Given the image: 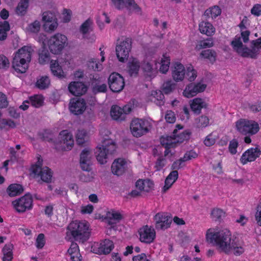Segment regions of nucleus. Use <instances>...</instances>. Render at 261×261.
<instances>
[{
    "label": "nucleus",
    "instance_id": "nucleus-26",
    "mask_svg": "<svg viewBox=\"0 0 261 261\" xmlns=\"http://www.w3.org/2000/svg\"><path fill=\"white\" fill-rule=\"evenodd\" d=\"M190 107L191 110L195 114H199L201 113L202 108L207 109L208 104L202 98H196L192 100Z\"/></svg>",
    "mask_w": 261,
    "mask_h": 261
},
{
    "label": "nucleus",
    "instance_id": "nucleus-41",
    "mask_svg": "<svg viewBox=\"0 0 261 261\" xmlns=\"http://www.w3.org/2000/svg\"><path fill=\"white\" fill-rule=\"evenodd\" d=\"M51 64H50V70L53 74L59 77H63V71L61 67L59 65L58 62L56 61L54 63H53V61L51 62Z\"/></svg>",
    "mask_w": 261,
    "mask_h": 261
},
{
    "label": "nucleus",
    "instance_id": "nucleus-47",
    "mask_svg": "<svg viewBox=\"0 0 261 261\" xmlns=\"http://www.w3.org/2000/svg\"><path fill=\"white\" fill-rule=\"evenodd\" d=\"M211 216L215 221H220L225 216V212L220 208H214L211 212Z\"/></svg>",
    "mask_w": 261,
    "mask_h": 261
},
{
    "label": "nucleus",
    "instance_id": "nucleus-23",
    "mask_svg": "<svg viewBox=\"0 0 261 261\" xmlns=\"http://www.w3.org/2000/svg\"><path fill=\"white\" fill-rule=\"evenodd\" d=\"M115 8L118 10L123 9L124 8L127 9L132 8L138 11L141 10L140 8L135 3L134 0H111Z\"/></svg>",
    "mask_w": 261,
    "mask_h": 261
},
{
    "label": "nucleus",
    "instance_id": "nucleus-53",
    "mask_svg": "<svg viewBox=\"0 0 261 261\" xmlns=\"http://www.w3.org/2000/svg\"><path fill=\"white\" fill-rule=\"evenodd\" d=\"M140 67L145 74L150 75L152 71V66L149 62L144 61L142 63Z\"/></svg>",
    "mask_w": 261,
    "mask_h": 261
},
{
    "label": "nucleus",
    "instance_id": "nucleus-33",
    "mask_svg": "<svg viewBox=\"0 0 261 261\" xmlns=\"http://www.w3.org/2000/svg\"><path fill=\"white\" fill-rule=\"evenodd\" d=\"M160 142L161 145L164 147H175L177 144L173 134L171 136H162L160 139Z\"/></svg>",
    "mask_w": 261,
    "mask_h": 261
},
{
    "label": "nucleus",
    "instance_id": "nucleus-52",
    "mask_svg": "<svg viewBox=\"0 0 261 261\" xmlns=\"http://www.w3.org/2000/svg\"><path fill=\"white\" fill-rule=\"evenodd\" d=\"M186 76L188 81L190 82H193L197 77V71L193 67H189L187 68Z\"/></svg>",
    "mask_w": 261,
    "mask_h": 261
},
{
    "label": "nucleus",
    "instance_id": "nucleus-7",
    "mask_svg": "<svg viewBox=\"0 0 261 261\" xmlns=\"http://www.w3.org/2000/svg\"><path fill=\"white\" fill-rule=\"evenodd\" d=\"M150 122L146 120L134 118L130 124V129L133 136L138 138L148 133L150 129Z\"/></svg>",
    "mask_w": 261,
    "mask_h": 261
},
{
    "label": "nucleus",
    "instance_id": "nucleus-2",
    "mask_svg": "<svg viewBox=\"0 0 261 261\" xmlns=\"http://www.w3.org/2000/svg\"><path fill=\"white\" fill-rule=\"evenodd\" d=\"M90 236V231L88 223L75 221L68 225L65 238L68 241L73 239L75 241L84 243L89 239Z\"/></svg>",
    "mask_w": 261,
    "mask_h": 261
},
{
    "label": "nucleus",
    "instance_id": "nucleus-34",
    "mask_svg": "<svg viewBox=\"0 0 261 261\" xmlns=\"http://www.w3.org/2000/svg\"><path fill=\"white\" fill-rule=\"evenodd\" d=\"M140 68L139 62L136 59H133L132 61L128 63V72L130 76H136L138 75Z\"/></svg>",
    "mask_w": 261,
    "mask_h": 261
},
{
    "label": "nucleus",
    "instance_id": "nucleus-31",
    "mask_svg": "<svg viewBox=\"0 0 261 261\" xmlns=\"http://www.w3.org/2000/svg\"><path fill=\"white\" fill-rule=\"evenodd\" d=\"M23 190L22 185L18 184H12L8 187L7 192L10 197H14L21 194Z\"/></svg>",
    "mask_w": 261,
    "mask_h": 261
},
{
    "label": "nucleus",
    "instance_id": "nucleus-5",
    "mask_svg": "<svg viewBox=\"0 0 261 261\" xmlns=\"http://www.w3.org/2000/svg\"><path fill=\"white\" fill-rule=\"evenodd\" d=\"M138 102L135 99H132L127 104L122 108L114 105L111 110V116L115 120H124L127 114H129L137 106Z\"/></svg>",
    "mask_w": 261,
    "mask_h": 261
},
{
    "label": "nucleus",
    "instance_id": "nucleus-37",
    "mask_svg": "<svg viewBox=\"0 0 261 261\" xmlns=\"http://www.w3.org/2000/svg\"><path fill=\"white\" fill-rule=\"evenodd\" d=\"M38 136L42 141L53 142L55 144L56 140L52 130L50 129L43 130L38 133Z\"/></svg>",
    "mask_w": 261,
    "mask_h": 261
},
{
    "label": "nucleus",
    "instance_id": "nucleus-50",
    "mask_svg": "<svg viewBox=\"0 0 261 261\" xmlns=\"http://www.w3.org/2000/svg\"><path fill=\"white\" fill-rule=\"evenodd\" d=\"M87 135L86 132L83 130H79L76 135V141L77 144L82 145L86 142V137Z\"/></svg>",
    "mask_w": 261,
    "mask_h": 261
},
{
    "label": "nucleus",
    "instance_id": "nucleus-35",
    "mask_svg": "<svg viewBox=\"0 0 261 261\" xmlns=\"http://www.w3.org/2000/svg\"><path fill=\"white\" fill-rule=\"evenodd\" d=\"M29 0H20L15 8V13L19 16H24L29 7Z\"/></svg>",
    "mask_w": 261,
    "mask_h": 261
},
{
    "label": "nucleus",
    "instance_id": "nucleus-56",
    "mask_svg": "<svg viewBox=\"0 0 261 261\" xmlns=\"http://www.w3.org/2000/svg\"><path fill=\"white\" fill-rule=\"evenodd\" d=\"M238 141L237 139H234L230 141L229 144V151L232 154H234L237 153V148L238 147Z\"/></svg>",
    "mask_w": 261,
    "mask_h": 261
},
{
    "label": "nucleus",
    "instance_id": "nucleus-60",
    "mask_svg": "<svg viewBox=\"0 0 261 261\" xmlns=\"http://www.w3.org/2000/svg\"><path fill=\"white\" fill-rule=\"evenodd\" d=\"M10 63L8 58L4 55H0V68H5L9 67Z\"/></svg>",
    "mask_w": 261,
    "mask_h": 261
},
{
    "label": "nucleus",
    "instance_id": "nucleus-12",
    "mask_svg": "<svg viewBox=\"0 0 261 261\" xmlns=\"http://www.w3.org/2000/svg\"><path fill=\"white\" fill-rule=\"evenodd\" d=\"M132 39L126 38L120 44L116 47V52L118 60L121 62H124L127 59L132 48Z\"/></svg>",
    "mask_w": 261,
    "mask_h": 261
},
{
    "label": "nucleus",
    "instance_id": "nucleus-19",
    "mask_svg": "<svg viewBox=\"0 0 261 261\" xmlns=\"http://www.w3.org/2000/svg\"><path fill=\"white\" fill-rule=\"evenodd\" d=\"M86 109V103L83 98H74L71 100L69 105L70 112L75 115L82 114Z\"/></svg>",
    "mask_w": 261,
    "mask_h": 261
},
{
    "label": "nucleus",
    "instance_id": "nucleus-48",
    "mask_svg": "<svg viewBox=\"0 0 261 261\" xmlns=\"http://www.w3.org/2000/svg\"><path fill=\"white\" fill-rule=\"evenodd\" d=\"M195 122L197 127H205L209 124V119L207 116L202 115L197 118Z\"/></svg>",
    "mask_w": 261,
    "mask_h": 261
},
{
    "label": "nucleus",
    "instance_id": "nucleus-43",
    "mask_svg": "<svg viewBox=\"0 0 261 261\" xmlns=\"http://www.w3.org/2000/svg\"><path fill=\"white\" fill-rule=\"evenodd\" d=\"M50 84V80L47 76H43L36 82V86L40 89L47 88Z\"/></svg>",
    "mask_w": 261,
    "mask_h": 261
},
{
    "label": "nucleus",
    "instance_id": "nucleus-30",
    "mask_svg": "<svg viewBox=\"0 0 261 261\" xmlns=\"http://www.w3.org/2000/svg\"><path fill=\"white\" fill-rule=\"evenodd\" d=\"M200 32L207 36H212L215 31V29L213 25L208 22H201L199 25Z\"/></svg>",
    "mask_w": 261,
    "mask_h": 261
},
{
    "label": "nucleus",
    "instance_id": "nucleus-6",
    "mask_svg": "<svg viewBox=\"0 0 261 261\" xmlns=\"http://www.w3.org/2000/svg\"><path fill=\"white\" fill-rule=\"evenodd\" d=\"M237 130L243 135H253L259 129L258 124L253 121L240 119L236 122Z\"/></svg>",
    "mask_w": 261,
    "mask_h": 261
},
{
    "label": "nucleus",
    "instance_id": "nucleus-29",
    "mask_svg": "<svg viewBox=\"0 0 261 261\" xmlns=\"http://www.w3.org/2000/svg\"><path fill=\"white\" fill-rule=\"evenodd\" d=\"M114 247V243L112 241L109 239H105L100 244V246L98 248V252L100 254H108L111 252Z\"/></svg>",
    "mask_w": 261,
    "mask_h": 261
},
{
    "label": "nucleus",
    "instance_id": "nucleus-28",
    "mask_svg": "<svg viewBox=\"0 0 261 261\" xmlns=\"http://www.w3.org/2000/svg\"><path fill=\"white\" fill-rule=\"evenodd\" d=\"M178 173L177 170H173L166 177L165 181V185L163 188L162 191L166 192L177 179Z\"/></svg>",
    "mask_w": 261,
    "mask_h": 261
},
{
    "label": "nucleus",
    "instance_id": "nucleus-25",
    "mask_svg": "<svg viewBox=\"0 0 261 261\" xmlns=\"http://www.w3.org/2000/svg\"><path fill=\"white\" fill-rule=\"evenodd\" d=\"M123 218V216L120 213L111 210L107 213L105 219L107 220L109 225L111 226V228H114V225L119 223Z\"/></svg>",
    "mask_w": 261,
    "mask_h": 261
},
{
    "label": "nucleus",
    "instance_id": "nucleus-8",
    "mask_svg": "<svg viewBox=\"0 0 261 261\" xmlns=\"http://www.w3.org/2000/svg\"><path fill=\"white\" fill-rule=\"evenodd\" d=\"M67 37L61 34H56L51 36L47 41L50 51L55 55L60 54L67 44Z\"/></svg>",
    "mask_w": 261,
    "mask_h": 261
},
{
    "label": "nucleus",
    "instance_id": "nucleus-49",
    "mask_svg": "<svg viewBox=\"0 0 261 261\" xmlns=\"http://www.w3.org/2000/svg\"><path fill=\"white\" fill-rule=\"evenodd\" d=\"M14 63V58L13 59L12 61V67L14 68V69L18 73H25L28 68V64H27V67L25 66H23V62L20 61L18 62L17 64V66H15Z\"/></svg>",
    "mask_w": 261,
    "mask_h": 261
},
{
    "label": "nucleus",
    "instance_id": "nucleus-63",
    "mask_svg": "<svg viewBox=\"0 0 261 261\" xmlns=\"http://www.w3.org/2000/svg\"><path fill=\"white\" fill-rule=\"evenodd\" d=\"M166 159L162 156H160L155 163V168L157 170H161L165 165Z\"/></svg>",
    "mask_w": 261,
    "mask_h": 261
},
{
    "label": "nucleus",
    "instance_id": "nucleus-51",
    "mask_svg": "<svg viewBox=\"0 0 261 261\" xmlns=\"http://www.w3.org/2000/svg\"><path fill=\"white\" fill-rule=\"evenodd\" d=\"M164 93L162 91H154L152 93V95L157 100L156 103L159 106H163L164 104L163 99H164Z\"/></svg>",
    "mask_w": 261,
    "mask_h": 261
},
{
    "label": "nucleus",
    "instance_id": "nucleus-39",
    "mask_svg": "<svg viewBox=\"0 0 261 261\" xmlns=\"http://www.w3.org/2000/svg\"><path fill=\"white\" fill-rule=\"evenodd\" d=\"M176 88V84L171 81H167L163 83L162 86V91L165 94L173 92Z\"/></svg>",
    "mask_w": 261,
    "mask_h": 261
},
{
    "label": "nucleus",
    "instance_id": "nucleus-21",
    "mask_svg": "<svg viewBox=\"0 0 261 261\" xmlns=\"http://www.w3.org/2000/svg\"><path fill=\"white\" fill-rule=\"evenodd\" d=\"M127 169V162L123 159H115L111 166L112 173L117 176L122 175Z\"/></svg>",
    "mask_w": 261,
    "mask_h": 261
},
{
    "label": "nucleus",
    "instance_id": "nucleus-36",
    "mask_svg": "<svg viewBox=\"0 0 261 261\" xmlns=\"http://www.w3.org/2000/svg\"><path fill=\"white\" fill-rule=\"evenodd\" d=\"M200 57L201 58L207 59L213 64L216 61L217 53L213 49H207L202 50L200 54Z\"/></svg>",
    "mask_w": 261,
    "mask_h": 261
},
{
    "label": "nucleus",
    "instance_id": "nucleus-59",
    "mask_svg": "<svg viewBox=\"0 0 261 261\" xmlns=\"http://www.w3.org/2000/svg\"><path fill=\"white\" fill-rule=\"evenodd\" d=\"M87 66L90 70H92L93 71L100 70L99 66L98 63H97L96 60H95L94 59H91V60L89 61L87 63Z\"/></svg>",
    "mask_w": 261,
    "mask_h": 261
},
{
    "label": "nucleus",
    "instance_id": "nucleus-54",
    "mask_svg": "<svg viewBox=\"0 0 261 261\" xmlns=\"http://www.w3.org/2000/svg\"><path fill=\"white\" fill-rule=\"evenodd\" d=\"M90 150L88 148H85L80 154V161L90 162Z\"/></svg>",
    "mask_w": 261,
    "mask_h": 261
},
{
    "label": "nucleus",
    "instance_id": "nucleus-13",
    "mask_svg": "<svg viewBox=\"0 0 261 261\" xmlns=\"http://www.w3.org/2000/svg\"><path fill=\"white\" fill-rule=\"evenodd\" d=\"M108 84L110 90L113 92L121 91L125 85L124 80L120 74L113 72L108 78Z\"/></svg>",
    "mask_w": 261,
    "mask_h": 261
},
{
    "label": "nucleus",
    "instance_id": "nucleus-55",
    "mask_svg": "<svg viewBox=\"0 0 261 261\" xmlns=\"http://www.w3.org/2000/svg\"><path fill=\"white\" fill-rule=\"evenodd\" d=\"M45 236L43 233H40L38 236L36 241V246L38 249L42 248L45 245Z\"/></svg>",
    "mask_w": 261,
    "mask_h": 261
},
{
    "label": "nucleus",
    "instance_id": "nucleus-17",
    "mask_svg": "<svg viewBox=\"0 0 261 261\" xmlns=\"http://www.w3.org/2000/svg\"><path fill=\"white\" fill-rule=\"evenodd\" d=\"M206 86V84H201V82L191 83L186 86L183 92V95L188 98L193 97L198 93L203 92Z\"/></svg>",
    "mask_w": 261,
    "mask_h": 261
},
{
    "label": "nucleus",
    "instance_id": "nucleus-38",
    "mask_svg": "<svg viewBox=\"0 0 261 261\" xmlns=\"http://www.w3.org/2000/svg\"><path fill=\"white\" fill-rule=\"evenodd\" d=\"M39 62L41 64H44L49 60L50 55L44 43L39 51Z\"/></svg>",
    "mask_w": 261,
    "mask_h": 261
},
{
    "label": "nucleus",
    "instance_id": "nucleus-46",
    "mask_svg": "<svg viewBox=\"0 0 261 261\" xmlns=\"http://www.w3.org/2000/svg\"><path fill=\"white\" fill-rule=\"evenodd\" d=\"M30 102L32 106L35 108H39L42 106L43 102V97L40 95H34L30 97Z\"/></svg>",
    "mask_w": 261,
    "mask_h": 261
},
{
    "label": "nucleus",
    "instance_id": "nucleus-58",
    "mask_svg": "<svg viewBox=\"0 0 261 261\" xmlns=\"http://www.w3.org/2000/svg\"><path fill=\"white\" fill-rule=\"evenodd\" d=\"M198 156V154L194 151L191 150L190 151L187 152L184 155L182 158H181L180 159L183 162H185L186 161L190 160L192 159H195L197 158Z\"/></svg>",
    "mask_w": 261,
    "mask_h": 261
},
{
    "label": "nucleus",
    "instance_id": "nucleus-45",
    "mask_svg": "<svg viewBox=\"0 0 261 261\" xmlns=\"http://www.w3.org/2000/svg\"><path fill=\"white\" fill-rule=\"evenodd\" d=\"M170 59L169 57L163 55L161 60V65L160 68V71L163 73H166L169 70L170 65Z\"/></svg>",
    "mask_w": 261,
    "mask_h": 261
},
{
    "label": "nucleus",
    "instance_id": "nucleus-57",
    "mask_svg": "<svg viewBox=\"0 0 261 261\" xmlns=\"http://www.w3.org/2000/svg\"><path fill=\"white\" fill-rule=\"evenodd\" d=\"M40 28V24L39 21L35 20L34 22L31 23L28 28V30L32 33L38 32Z\"/></svg>",
    "mask_w": 261,
    "mask_h": 261
},
{
    "label": "nucleus",
    "instance_id": "nucleus-64",
    "mask_svg": "<svg viewBox=\"0 0 261 261\" xmlns=\"http://www.w3.org/2000/svg\"><path fill=\"white\" fill-rule=\"evenodd\" d=\"M251 13L255 16H259L261 14V5H254L251 10Z\"/></svg>",
    "mask_w": 261,
    "mask_h": 261
},
{
    "label": "nucleus",
    "instance_id": "nucleus-14",
    "mask_svg": "<svg viewBox=\"0 0 261 261\" xmlns=\"http://www.w3.org/2000/svg\"><path fill=\"white\" fill-rule=\"evenodd\" d=\"M33 50L31 47L24 46L16 53L14 57V63L15 66H17V63L18 62H23V66L27 67V64H28L31 60V53Z\"/></svg>",
    "mask_w": 261,
    "mask_h": 261
},
{
    "label": "nucleus",
    "instance_id": "nucleus-1",
    "mask_svg": "<svg viewBox=\"0 0 261 261\" xmlns=\"http://www.w3.org/2000/svg\"><path fill=\"white\" fill-rule=\"evenodd\" d=\"M206 240L213 244L220 252L228 254L232 250L234 254L240 255L244 252V249L239 243V239L231 238L230 231L227 229L217 230L210 228L206 231Z\"/></svg>",
    "mask_w": 261,
    "mask_h": 261
},
{
    "label": "nucleus",
    "instance_id": "nucleus-22",
    "mask_svg": "<svg viewBox=\"0 0 261 261\" xmlns=\"http://www.w3.org/2000/svg\"><path fill=\"white\" fill-rule=\"evenodd\" d=\"M68 89L72 95L79 96L86 93L88 87L83 82H72L69 84Z\"/></svg>",
    "mask_w": 261,
    "mask_h": 261
},
{
    "label": "nucleus",
    "instance_id": "nucleus-4",
    "mask_svg": "<svg viewBox=\"0 0 261 261\" xmlns=\"http://www.w3.org/2000/svg\"><path fill=\"white\" fill-rule=\"evenodd\" d=\"M116 150V145L111 139H106L102 144L98 145L95 149V155L97 161L100 164H105L113 155Z\"/></svg>",
    "mask_w": 261,
    "mask_h": 261
},
{
    "label": "nucleus",
    "instance_id": "nucleus-32",
    "mask_svg": "<svg viewBox=\"0 0 261 261\" xmlns=\"http://www.w3.org/2000/svg\"><path fill=\"white\" fill-rule=\"evenodd\" d=\"M172 134H173V136L176 138L177 143H181L185 141H188L190 139L191 132L188 129L183 131L181 133H178L177 129H175Z\"/></svg>",
    "mask_w": 261,
    "mask_h": 261
},
{
    "label": "nucleus",
    "instance_id": "nucleus-20",
    "mask_svg": "<svg viewBox=\"0 0 261 261\" xmlns=\"http://www.w3.org/2000/svg\"><path fill=\"white\" fill-rule=\"evenodd\" d=\"M261 154V150L258 147L251 148L245 151L240 159L241 163L245 165L248 162L255 160Z\"/></svg>",
    "mask_w": 261,
    "mask_h": 261
},
{
    "label": "nucleus",
    "instance_id": "nucleus-18",
    "mask_svg": "<svg viewBox=\"0 0 261 261\" xmlns=\"http://www.w3.org/2000/svg\"><path fill=\"white\" fill-rule=\"evenodd\" d=\"M139 232L140 240L145 243H151L155 238V230L151 226L145 225L140 229Z\"/></svg>",
    "mask_w": 261,
    "mask_h": 261
},
{
    "label": "nucleus",
    "instance_id": "nucleus-62",
    "mask_svg": "<svg viewBox=\"0 0 261 261\" xmlns=\"http://www.w3.org/2000/svg\"><path fill=\"white\" fill-rule=\"evenodd\" d=\"M79 249L77 244L76 243L72 242L70 248L68 249L67 252L70 255L76 254L78 255Z\"/></svg>",
    "mask_w": 261,
    "mask_h": 261
},
{
    "label": "nucleus",
    "instance_id": "nucleus-61",
    "mask_svg": "<svg viewBox=\"0 0 261 261\" xmlns=\"http://www.w3.org/2000/svg\"><path fill=\"white\" fill-rule=\"evenodd\" d=\"M166 121L170 123H173L175 121L176 118L175 114L171 111H168L165 115Z\"/></svg>",
    "mask_w": 261,
    "mask_h": 261
},
{
    "label": "nucleus",
    "instance_id": "nucleus-10",
    "mask_svg": "<svg viewBox=\"0 0 261 261\" xmlns=\"http://www.w3.org/2000/svg\"><path fill=\"white\" fill-rule=\"evenodd\" d=\"M12 205L18 213H24L27 211L30 210L33 206V198L29 193L25 194L24 196L13 201Z\"/></svg>",
    "mask_w": 261,
    "mask_h": 261
},
{
    "label": "nucleus",
    "instance_id": "nucleus-16",
    "mask_svg": "<svg viewBox=\"0 0 261 261\" xmlns=\"http://www.w3.org/2000/svg\"><path fill=\"white\" fill-rule=\"evenodd\" d=\"M42 20L45 22L44 27L47 32L54 31L58 25L55 13L52 12H44L42 14Z\"/></svg>",
    "mask_w": 261,
    "mask_h": 261
},
{
    "label": "nucleus",
    "instance_id": "nucleus-42",
    "mask_svg": "<svg viewBox=\"0 0 261 261\" xmlns=\"http://www.w3.org/2000/svg\"><path fill=\"white\" fill-rule=\"evenodd\" d=\"M92 21L91 19H87L80 27V31L84 34L86 35L89 32L92 31Z\"/></svg>",
    "mask_w": 261,
    "mask_h": 261
},
{
    "label": "nucleus",
    "instance_id": "nucleus-3",
    "mask_svg": "<svg viewBox=\"0 0 261 261\" xmlns=\"http://www.w3.org/2000/svg\"><path fill=\"white\" fill-rule=\"evenodd\" d=\"M251 44V48H249L243 44L241 37L237 36L231 42L233 50L241 57L256 59L259 53V48H261V37L252 40Z\"/></svg>",
    "mask_w": 261,
    "mask_h": 261
},
{
    "label": "nucleus",
    "instance_id": "nucleus-40",
    "mask_svg": "<svg viewBox=\"0 0 261 261\" xmlns=\"http://www.w3.org/2000/svg\"><path fill=\"white\" fill-rule=\"evenodd\" d=\"M10 29L8 21H0V40H5L7 38V32L10 30Z\"/></svg>",
    "mask_w": 261,
    "mask_h": 261
},
{
    "label": "nucleus",
    "instance_id": "nucleus-11",
    "mask_svg": "<svg viewBox=\"0 0 261 261\" xmlns=\"http://www.w3.org/2000/svg\"><path fill=\"white\" fill-rule=\"evenodd\" d=\"M55 144L59 146L57 147L63 150H71L74 145L72 135L67 130H62L59 135Z\"/></svg>",
    "mask_w": 261,
    "mask_h": 261
},
{
    "label": "nucleus",
    "instance_id": "nucleus-15",
    "mask_svg": "<svg viewBox=\"0 0 261 261\" xmlns=\"http://www.w3.org/2000/svg\"><path fill=\"white\" fill-rule=\"evenodd\" d=\"M155 227L157 230H165L170 226L172 221L171 216L163 213H158L154 216Z\"/></svg>",
    "mask_w": 261,
    "mask_h": 261
},
{
    "label": "nucleus",
    "instance_id": "nucleus-27",
    "mask_svg": "<svg viewBox=\"0 0 261 261\" xmlns=\"http://www.w3.org/2000/svg\"><path fill=\"white\" fill-rule=\"evenodd\" d=\"M92 91L95 95L98 93H105L107 91V86L106 84H101L99 78L93 77L91 81Z\"/></svg>",
    "mask_w": 261,
    "mask_h": 261
},
{
    "label": "nucleus",
    "instance_id": "nucleus-9",
    "mask_svg": "<svg viewBox=\"0 0 261 261\" xmlns=\"http://www.w3.org/2000/svg\"><path fill=\"white\" fill-rule=\"evenodd\" d=\"M42 159L38 158L36 163L31 166L30 170L35 176H40L43 181L48 183L51 181L52 173L48 167H42Z\"/></svg>",
    "mask_w": 261,
    "mask_h": 261
},
{
    "label": "nucleus",
    "instance_id": "nucleus-24",
    "mask_svg": "<svg viewBox=\"0 0 261 261\" xmlns=\"http://www.w3.org/2000/svg\"><path fill=\"white\" fill-rule=\"evenodd\" d=\"M172 69V75L173 80L176 82L182 81L186 74L184 65L180 63H175Z\"/></svg>",
    "mask_w": 261,
    "mask_h": 261
},
{
    "label": "nucleus",
    "instance_id": "nucleus-44",
    "mask_svg": "<svg viewBox=\"0 0 261 261\" xmlns=\"http://www.w3.org/2000/svg\"><path fill=\"white\" fill-rule=\"evenodd\" d=\"M214 45L213 41L210 39L200 40L198 42V44L196 46L195 49L199 50L202 48H206L212 47Z\"/></svg>",
    "mask_w": 261,
    "mask_h": 261
}]
</instances>
